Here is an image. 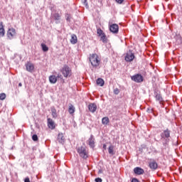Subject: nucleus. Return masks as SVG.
<instances>
[{
	"label": "nucleus",
	"mask_w": 182,
	"mask_h": 182,
	"mask_svg": "<svg viewBox=\"0 0 182 182\" xmlns=\"http://www.w3.org/2000/svg\"><path fill=\"white\" fill-rule=\"evenodd\" d=\"M90 62L93 68L97 69L99 68L100 65V58H99V55L96 53H93L90 55Z\"/></svg>",
	"instance_id": "nucleus-1"
},
{
	"label": "nucleus",
	"mask_w": 182,
	"mask_h": 182,
	"mask_svg": "<svg viewBox=\"0 0 182 182\" xmlns=\"http://www.w3.org/2000/svg\"><path fill=\"white\" fill-rule=\"evenodd\" d=\"M60 73L64 76V77L66 78L70 77V76H72V69H70L69 65L66 64L60 68Z\"/></svg>",
	"instance_id": "nucleus-2"
},
{
	"label": "nucleus",
	"mask_w": 182,
	"mask_h": 182,
	"mask_svg": "<svg viewBox=\"0 0 182 182\" xmlns=\"http://www.w3.org/2000/svg\"><path fill=\"white\" fill-rule=\"evenodd\" d=\"M77 151L80 156V157H82V159H84V160H86L87 159V151H86V146H81L77 149Z\"/></svg>",
	"instance_id": "nucleus-3"
},
{
	"label": "nucleus",
	"mask_w": 182,
	"mask_h": 182,
	"mask_svg": "<svg viewBox=\"0 0 182 182\" xmlns=\"http://www.w3.org/2000/svg\"><path fill=\"white\" fill-rule=\"evenodd\" d=\"M170 130L166 129L161 134V139L165 140L164 144H167L170 141Z\"/></svg>",
	"instance_id": "nucleus-4"
},
{
	"label": "nucleus",
	"mask_w": 182,
	"mask_h": 182,
	"mask_svg": "<svg viewBox=\"0 0 182 182\" xmlns=\"http://www.w3.org/2000/svg\"><path fill=\"white\" fill-rule=\"evenodd\" d=\"M132 80L136 82V83H141L143 82L144 78L141 74H136L131 77Z\"/></svg>",
	"instance_id": "nucleus-5"
},
{
	"label": "nucleus",
	"mask_w": 182,
	"mask_h": 182,
	"mask_svg": "<svg viewBox=\"0 0 182 182\" xmlns=\"http://www.w3.org/2000/svg\"><path fill=\"white\" fill-rule=\"evenodd\" d=\"M134 60V53L132 51V50H129V52L127 53L125 56V60L126 62H132V60Z\"/></svg>",
	"instance_id": "nucleus-6"
},
{
	"label": "nucleus",
	"mask_w": 182,
	"mask_h": 182,
	"mask_svg": "<svg viewBox=\"0 0 182 182\" xmlns=\"http://www.w3.org/2000/svg\"><path fill=\"white\" fill-rule=\"evenodd\" d=\"M171 39H174L178 43V45H181V36L178 33H172V35L171 36Z\"/></svg>",
	"instance_id": "nucleus-7"
},
{
	"label": "nucleus",
	"mask_w": 182,
	"mask_h": 182,
	"mask_svg": "<svg viewBox=\"0 0 182 182\" xmlns=\"http://www.w3.org/2000/svg\"><path fill=\"white\" fill-rule=\"evenodd\" d=\"M109 31L112 33H119V25L116 23L111 24L109 26Z\"/></svg>",
	"instance_id": "nucleus-8"
},
{
	"label": "nucleus",
	"mask_w": 182,
	"mask_h": 182,
	"mask_svg": "<svg viewBox=\"0 0 182 182\" xmlns=\"http://www.w3.org/2000/svg\"><path fill=\"white\" fill-rule=\"evenodd\" d=\"M95 136L91 134L88 140L87 141V144L90 146L91 149H95Z\"/></svg>",
	"instance_id": "nucleus-9"
},
{
	"label": "nucleus",
	"mask_w": 182,
	"mask_h": 182,
	"mask_svg": "<svg viewBox=\"0 0 182 182\" xmlns=\"http://www.w3.org/2000/svg\"><path fill=\"white\" fill-rule=\"evenodd\" d=\"M15 35H16V30L14 28H11L9 29L7 32V36L9 38L12 39Z\"/></svg>",
	"instance_id": "nucleus-10"
},
{
	"label": "nucleus",
	"mask_w": 182,
	"mask_h": 182,
	"mask_svg": "<svg viewBox=\"0 0 182 182\" xmlns=\"http://www.w3.org/2000/svg\"><path fill=\"white\" fill-rule=\"evenodd\" d=\"M61 16L59 13H55L51 16V19L55 21V23H59L60 22Z\"/></svg>",
	"instance_id": "nucleus-11"
},
{
	"label": "nucleus",
	"mask_w": 182,
	"mask_h": 182,
	"mask_svg": "<svg viewBox=\"0 0 182 182\" xmlns=\"http://www.w3.org/2000/svg\"><path fill=\"white\" fill-rule=\"evenodd\" d=\"M134 173L137 176H141V174H144V169L140 167H136L134 168Z\"/></svg>",
	"instance_id": "nucleus-12"
},
{
	"label": "nucleus",
	"mask_w": 182,
	"mask_h": 182,
	"mask_svg": "<svg viewBox=\"0 0 182 182\" xmlns=\"http://www.w3.org/2000/svg\"><path fill=\"white\" fill-rule=\"evenodd\" d=\"M26 69L27 72H33L35 69V65L32 63H27L26 64Z\"/></svg>",
	"instance_id": "nucleus-13"
},
{
	"label": "nucleus",
	"mask_w": 182,
	"mask_h": 182,
	"mask_svg": "<svg viewBox=\"0 0 182 182\" xmlns=\"http://www.w3.org/2000/svg\"><path fill=\"white\" fill-rule=\"evenodd\" d=\"M48 129H51V130H53L56 127V126L55 125V122H53V119H48Z\"/></svg>",
	"instance_id": "nucleus-14"
},
{
	"label": "nucleus",
	"mask_w": 182,
	"mask_h": 182,
	"mask_svg": "<svg viewBox=\"0 0 182 182\" xmlns=\"http://www.w3.org/2000/svg\"><path fill=\"white\" fill-rule=\"evenodd\" d=\"M149 166L151 168V170L154 171V170H157L159 165L157 164V162H156V161H154L149 162Z\"/></svg>",
	"instance_id": "nucleus-15"
},
{
	"label": "nucleus",
	"mask_w": 182,
	"mask_h": 182,
	"mask_svg": "<svg viewBox=\"0 0 182 182\" xmlns=\"http://www.w3.org/2000/svg\"><path fill=\"white\" fill-rule=\"evenodd\" d=\"M88 109L90 112H91L92 113H95L97 109V106H96L95 104H90L88 105Z\"/></svg>",
	"instance_id": "nucleus-16"
},
{
	"label": "nucleus",
	"mask_w": 182,
	"mask_h": 182,
	"mask_svg": "<svg viewBox=\"0 0 182 182\" xmlns=\"http://www.w3.org/2000/svg\"><path fill=\"white\" fill-rule=\"evenodd\" d=\"M57 140L58 143H60V144H63L65 143V136H63V134H58Z\"/></svg>",
	"instance_id": "nucleus-17"
},
{
	"label": "nucleus",
	"mask_w": 182,
	"mask_h": 182,
	"mask_svg": "<svg viewBox=\"0 0 182 182\" xmlns=\"http://www.w3.org/2000/svg\"><path fill=\"white\" fill-rule=\"evenodd\" d=\"M5 36V28H4V23L2 21L0 22V37Z\"/></svg>",
	"instance_id": "nucleus-18"
},
{
	"label": "nucleus",
	"mask_w": 182,
	"mask_h": 182,
	"mask_svg": "<svg viewBox=\"0 0 182 182\" xmlns=\"http://www.w3.org/2000/svg\"><path fill=\"white\" fill-rule=\"evenodd\" d=\"M154 96L156 98V100L159 102V103H161L163 102V97H161V95L157 92H154Z\"/></svg>",
	"instance_id": "nucleus-19"
},
{
	"label": "nucleus",
	"mask_w": 182,
	"mask_h": 182,
	"mask_svg": "<svg viewBox=\"0 0 182 182\" xmlns=\"http://www.w3.org/2000/svg\"><path fill=\"white\" fill-rule=\"evenodd\" d=\"M49 82L50 83H52L53 85H55L58 82V77L56 75H50L49 77Z\"/></svg>",
	"instance_id": "nucleus-20"
},
{
	"label": "nucleus",
	"mask_w": 182,
	"mask_h": 182,
	"mask_svg": "<svg viewBox=\"0 0 182 182\" xmlns=\"http://www.w3.org/2000/svg\"><path fill=\"white\" fill-rule=\"evenodd\" d=\"M51 114L53 119L58 118V112H56V108L55 107H51Z\"/></svg>",
	"instance_id": "nucleus-21"
},
{
	"label": "nucleus",
	"mask_w": 182,
	"mask_h": 182,
	"mask_svg": "<svg viewBox=\"0 0 182 182\" xmlns=\"http://www.w3.org/2000/svg\"><path fill=\"white\" fill-rule=\"evenodd\" d=\"M108 153L109 154H111V156H114V154H116V152L114 151V146L113 145L109 146Z\"/></svg>",
	"instance_id": "nucleus-22"
},
{
	"label": "nucleus",
	"mask_w": 182,
	"mask_h": 182,
	"mask_svg": "<svg viewBox=\"0 0 182 182\" xmlns=\"http://www.w3.org/2000/svg\"><path fill=\"white\" fill-rule=\"evenodd\" d=\"M70 42L73 45H75V43H77V36L76 35L73 34L71 36Z\"/></svg>",
	"instance_id": "nucleus-23"
},
{
	"label": "nucleus",
	"mask_w": 182,
	"mask_h": 182,
	"mask_svg": "<svg viewBox=\"0 0 182 182\" xmlns=\"http://www.w3.org/2000/svg\"><path fill=\"white\" fill-rule=\"evenodd\" d=\"M100 36L101 42H102L103 43H107L108 40H107V36H106V34H103L102 36Z\"/></svg>",
	"instance_id": "nucleus-24"
},
{
	"label": "nucleus",
	"mask_w": 182,
	"mask_h": 182,
	"mask_svg": "<svg viewBox=\"0 0 182 182\" xmlns=\"http://www.w3.org/2000/svg\"><path fill=\"white\" fill-rule=\"evenodd\" d=\"M97 85L98 86H105V80L102 78L97 79Z\"/></svg>",
	"instance_id": "nucleus-25"
},
{
	"label": "nucleus",
	"mask_w": 182,
	"mask_h": 182,
	"mask_svg": "<svg viewBox=\"0 0 182 182\" xmlns=\"http://www.w3.org/2000/svg\"><path fill=\"white\" fill-rule=\"evenodd\" d=\"M68 112L70 113V114H73V113H75V107L73 106V105L70 104L68 108Z\"/></svg>",
	"instance_id": "nucleus-26"
},
{
	"label": "nucleus",
	"mask_w": 182,
	"mask_h": 182,
	"mask_svg": "<svg viewBox=\"0 0 182 182\" xmlns=\"http://www.w3.org/2000/svg\"><path fill=\"white\" fill-rule=\"evenodd\" d=\"M109 122H110V120L109 119V117H105L102 119V124H109Z\"/></svg>",
	"instance_id": "nucleus-27"
},
{
	"label": "nucleus",
	"mask_w": 182,
	"mask_h": 182,
	"mask_svg": "<svg viewBox=\"0 0 182 182\" xmlns=\"http://www.w3.org/2000/svg\"><path fill=\"white\" fill-rule=\"evenodd\" d=\"M41 48L43 52H48V50H49V48L47 47L46 44L45 43H41Z\"/></svg>",
	"instance_id": "nucleus-28"
},
{
	"label": "nucleus",
	"mask_w": 182,
	"mask_h": 182,
	"mask_svg": "<svg viewBox=\"0 0 182 182\" xmlns=\"http://www.w3.org/2000/svg\"><path fill=\"white\" fill-rule=\"evenodd\" d=\"M97 33L98 36H102V35H105V33L103 32L102 28H97Z\"/></svg>",
	"instance_id": "nucleus-29"
},
{
	"label": "nucleus",
	"mask_w": 182,
	"mask_h": 182,
	"mask_svg": "<svg viewBox=\"0 0 182 182\" xmlns=\"http://www.w3.org/2000/svg\"><path fill=\"white\" fill-rule=\"evenodd\" d=\"M6 99V94L2 92L0 94V100H5Z\"/></svg>",
	"instance_id": "nucleus-30"
},
{
	"label": "nucleus",
	"mask_w": 182,
	"mask_h": 182,
	"mask_svg": "<svg viewBox=\"0 0 182 182\" xmlns=\"http://www.w3.org/2000/svg\"><path fill=\"white\" fill-rule=\"evenodd\" d=\"M82 1L83 5H85V6L86 8H89V4H87V0H82Z\"/></svg>",
	"instance_id": "nucleus-31"
},
{
	"label": "nucleus",
	"mask_w": 182,
	"mask_h": 182,
	"mask_svg": "<svg viewBox=\"0 0 182 182\" xmlns=\"http://www.w3.org/2000/svg\"><path fill=\"white\" fill-rule=\"evenodd\" d=\"M65 19H66V21H68V22H70V14H67L65 15Z\"/></svg>",
	"instance_id": "nucleus-32"
},
{
	"label": "nucleus",
	"mask_w": 182,
	"mask_h": 182,
	"mask_svg": "<svg viewBox=\"0 0 182 182\" xmlns=\"http://www.w3.org/2000/svg\"><path fill=\"white\" fill-rule=\"evenodd\" d=\"M32 139L33 140V141H38V135L33 134L32 136Z\"/></svg>",
	"instance_id": "nucleus-33"
},
{
	"label": "nucleus",
	"mask_w": 182,
	"mask_h": 182,
	"mask_svg": "<svg viewBox=\"0 0 182 182\" xmlns=\"http://www.w3.org/2000/svg\"><path fill=\"white\" fill-rule=\"evenodd\" d=\"M114 95H119V93H120V90H119L118 88H116L114 90Z\"/></svg>",
	"instance_id": "nucleus-34"
},
{
	"label": "nucleus",
	"mask_w": 182,
	"mask_h": 182,
	"mask_svg": "<svg viewBox=\"0 0 182 182\" xmlns=\"http://www.w3.org/2000/svg\"><path fill=\"white\" fill-rule=\"evenodd\" d=\"M56 77H57V80L58 79H60L61 80H63V76L61 74H58Z\"/></svg>",
	"instance_id": "nucleus-35"
},
{
	"label": "nucleus",
	"mask_w": 182,
	"mask_h": 182,
	"mask_svg": "<svg viewBox=\"0 0 182 182\" xmlns=\"http://www.w3.org/2000/svg\"><path fill=\"white\" fill-rule=\"evenodd\" d=\"M95 182H102L103 181V180L102 179V178H97L95 179Z\"/></svg>",
	"instance_id": "nucleus-36"
},
{
	"label": "nucleus",
	"mask_w": 182,
	"mask_h": 182,
	"mask_svg": "<svg viewBox=\"0 0 182 182\" xmlns=\"http://www.w3.org/2000/svg\"><path fill=\"white\" fill-rule=\"evenodd\" d=\"M117 4H123L124 0H115Z\"/></svg>",
	"instance_id": "nucleus-37"
},
{
	"label": "nucleus",
	"mask_w": 182,
	"mask_h": 182,
	"mask_svg": "<svg viewBox=\"0 0 182 182\" xmlns=\"http://www.w3.org/2000/svg\"><path fill=\"white\" fill-rule=\"evenodd\" d=\"M131 182H139V179L137 178H133Z\"/></svg>",
	"instance_id": "nucleus-38"
},
{
	"label": "nucleus",
	"mask_w": 182,
	"mask_h": 182,
	"mask_svg": "<svg viewBox=\"0 0 182 182\" xmlns=\"http://www.w3.org/2000/svg\"><path fill=\"white\" fill-rule=\"evenodd\" d=\"M24 182H31V180L29 179L28 177H27V178H26L24 179Z\"/></svg>",
	"instance_id": "nucleus-39"
},
{
	"label": "nucleus",
	"mask_w": 182,
	"mask_h": 182,
	"mask_svg": "<svg viewBox=\"0 0 182 182\" xmlns=\"http://www.w3.org/2000/svg\"><path fill=\"white\" fill-rule=\"evenodd\" d=\"M18 87H22V82L18 83Z\"/></svg>",
	"instance_id": "nucleus-40"
},
{
	"label": "nucleus",
	"mask_w": 182,
	"mask_h": 182,
	"mask_svg": "<svg viewBox=\"0 0 182 182\" xmlns=\"http://www.w3.org/2000/svg\"><path fill=\"white\" fill-rule=\"evenodd\" d=\"M103 148H104V149H106V144H104V145H103Z\"/></svg>",
	"instance_id": "nucleus-41"
}]
</instances>
